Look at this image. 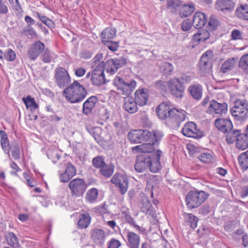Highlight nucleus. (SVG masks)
<instances>
[{"instance_id": "obj_9", "label": "nucleus", "mask_w": 248, "mask_h": 248, "mask_svg": "<svg viewBox=\"0 0 248 248\" xmlns=\"http://www.w3.org/2000/svg\"><path fill=\"white\" fill-rule=\"evenodd\" d=\"M111 182L115 185L122 195L127 192L128 188L129 180L127 177L120 173H116L111 179Z\"/></svg>"}, {"instance_id": "obj_20", "label": "nucleus", "mask_w": 248, "mask_h": 248, "mask_svg": "<svg viewBox=\"0 0 248 248\" xmlns=\"http://www.w3.org/2000/svg\"><path fill=\"white\" fill-rule=\"evenodd\" d=\"M235 3L232 0H217L216 8L218 11L230 12L234 9Z\"/></svg>"}, {"instance_id": "obj_26", "label": "nucleus", "mask_w": 248, "mask_h": 248, "mask_svg": "<svg viewBox=\"0 0 248 248\" xmlns=\"http://www.w3.org/2000/svg\"><path fill=\"white\" fill-rule=\"evenodd\" d=\"M207 21V18L204 13L197 12L193 17L192 24L195 28L200 29L203 26Z\"/></svg>"}, {"instance_id": "obj_3", "label": "nucleus", "mask_w": 248, "mask_h": 248, "mask_svg": "<svg viewBox=\"0 0 248 248\" xmlns=\"http://www.w3.org/2000/svg\"><path fill=\"white\" fill-rule=\"evenodd\" d=\"M62 95L66 100L71 104L82 101L87 95L84 87L77 80H75L63 91Z\"/></svg>"}, {"instance_id": "obj_58", "label": "nucleus", "mask_w": 248, "mask_h": 248, "mask_svg": "<svg viewBox=\"0 0 248 248\" xmlns=\"http://www.w3.org/2000/svg\"><path fill=\"white\" fill-rule=\"evenodd\" d=\"M121 246V242L114 238H111L107 243V248H119Z\"/></svg>"}, {"instance_id": "obj_53", "label": "nucleus", "mask_w": 248, "mask_h": 248, "mask_svg": "<svg viewBox=\"0 0 248 248\" xmlns=\"http://www.w3.org/2000/svg\"><path fill=\"white\" fill-rule=\"evenodd\" d=\"M106 65L105 62H99L97 65L94 66L95 69L93 70L92 75H105L104 73L105 66Z\"/></svg>"}, {"instance_id": "obj_13", "label": "nucleus", "mask_w": 248, "mask_h": 248, "mask_svg": "<svg viewBox=\"0 0 248 248\" xmlns=\"http://www.w3.org/2000/svg\"><path fill=\"white\" fill-rule=\"evenodd\" d=\"M45 45L40 41L33 43L28 50V56L31 60H35L45 50Z\"/></svg>"}, {"instance_id": "obj_49", "label": "nucleus", "mask_w": 248, "mask_h": 248, "mask_svg": "<svg viewBox=\"0 0 248 248\" xmlns=\"http://www.w3.org/2000/svg\"><path fill=\"white\" fill-rule=\"evenodd\" d=\"M239 66L248 74V54L243 55L239 61Z\"/></svg>"}, {"instance_id": "obj_41", "label": "nucleus", "mask_w": 248, "mask_h": 248, "mask_svg": "<svg viewBox=\"0 0 248 248\" xmlns=\"http://www.w3.org/2000/svg\"><path fill=\"white\" fill-rule=\"evenodd\" d=\"M238 161L243 170H246L248 169V150L239 155Z\"/></svg>"}, {"instance_id": "obj_46", "label": "nucleus", "mask_w": 248, "mask_h": 248, "mask_svg": "<svg viewBox=\"0 0 248 248\" xmlns=\"http://www.w3.org/2000/svg\"><path fill=\"white\" fill-rule=\"evenodd\" d=\"M44 52L41 56V59L45 63H50L52 60L54 59V55L46 48H45Z\"/></svg>"}, {"instance_id": "obj_42", "label": "nucleus", "mask_w": 248, "mask_h": 248, "mask_svg": "<svg viewBox=\"0 0 248 248\" xmlns=\"http://www.w3.org/2000/svg\"><path fill=\"white\" fill-rule=\"evenodd\" d=\"M98 195V190L96 188H92L87 191L85 198L88 202L93 203L96 200Z\"/></svg>"}, {"instance_id": "obj_63", "label": "nucleus", "mask_w": 248, "mask_h": 248, "mask_svg": "<svg viewBox=\"0 0 248 248\" xmlns=\"http://www.w3.org/2000/svg\"><path fill=\"white\" fill-rule=\"evenodd\" d=\"M93 53L88 50H83L80 53V57L85 59H88L92 57Z\"/></svg>"}, {"instance_id": "obj_56", "label": "nucleus", "mask_w": 248, "mask_h": 248, "mask_svg": "<svg viewBox=\"0 0 248 248\" xmlns=\"http://www.w3.org/2000/svg\"><path fill=\"white\" fill-rule=\"evenodd\" d=\"M209 29L215 31L219 25V21L217 17L214 16H211L208 22Z\"/></svg>"}, {"instance_id": "obj_55", "label": "nucleus", "mask_w": 248, "mask_h": 248, "mask_svg": "<svg viewBox=\"0 0 248 248\" xmlns=\"http://www.w3.org/2000/svg\"><path fill=\"white\" fill-rule=\"evenodd\" d=\"M106 164L104 158L101 156H96L93 159V166L97 169H99V170Z\"/></svg>"}, {"instance_id": "obj_62", "label": "nucleus", "mask_w": 248, "mask_h": 248, "mask_svg": "<svg viewBox=\"0 0 248 248\" xmlns=\"http://www.w3.org/2000/svg\"><path fill=\"white\" fill-rule=\"evenodd\" d=\"M192 27L191 21L189 19L184 20L182 23V29L184 31H188Z\"/></svg>"}, {"instance_id": "obj_31", "label": "nucleus", "mask_w": 248, "mask_h": 248, "mask_svg": "<svg viewBox=\"0 0 248 248\" xmlns=\"http://www.w3.org/2000/svg\"><path fill=\"white\" fill-rule=\"evenodd\" d=\"M116 30L115 28L108 27L102 31L100 37L102 41L104 40H110L116 36Z\"/></svg>"}, {"instance_id": "obj_29", "label": "nucleus", "mask_w": 248, "mask_h": 248, "mask_svg": "<svg viewBox=\"0 0 248 248\" xmlns=\"http://www.w3.org/2000/svg\"><path fill=\"white\" fill-rule=\"evenodd\" d=\"M236 147L239 150H245L248 148V135L242 133L238 136L235 143Z\"/></svg>"}, {"instance_id": "obj_61", "label": "nucleus", "mask_w": 248, "mask_h": 248, "mask_svg": "<svg viewBox=\"0 0 248 248\" xmlns=\"http://www.w3.org/2000/svg\"><path fill=\"white\" fill-rule=\"evenodd\" d=\"M231 37L233 40L243 39L242 32L238 30H234L231 32Z\"/></svg>"}, {"instance_id": "obj_36", "label": "nucleus", "mask_w": 248, "mask_h": 248, "mask_svg": "<svg viewBox=\"0 0 248 248\" xmlns=\"http://www.w3.org/2000/svg\"><path fill=\"white\" fill-rule=\"evenodd\" d=\"M115 166L111 164L108 165L106 164L99 171L101 175L106 178H109L114 172Z\"/></svg>"}, {"instance_id": "obj_11", "label": "nucleus", "mask_w": 248, "mask_h": 248, "mask_svg": "<svg viewBox=\"0 0 248 248\" xmlns=\"http://www.w3.org/2000/svg\"><path fill=\"white\" fill-rule=\"evenodd\" d=\"M182 133L185 136L195 139L201 138L203 136V132L198 129L193 122L186 123L182 129Z\"/></svg>"}, {"instance_id": "obj_64", "label": "nucleus", "mask_w": 248, "mask_h": 248, "mask_svg": "<svg viewBox=\"0 0 248 248\" xmlns=\"http://www.w3.org/2000/svg\"><path fill=\"white\" fill-rule=\"evenodd\" d=\"M180 79V80L181 79L184 83H187L190 82L193 79V76L186 74H184L182 75Z\"/></svg>"}, {"instance_id": "obj_22", "label": "nucleus", "mask_w": 248, "mask_h": 248, "mask_svg": "<svg viewBox=\"0 0 248 248\" xmlns=\"http://www.w3.org/2000/svg\"><path fill=\"white\" fill-rule=\"evenodd\" d=\"M187 92L195 100H200L202 95V88L199 84H193L189 86L187 89Z\"/></svg>"}, {"instance_id": "obj_47", "label": "nucleus", "mask_w": 248, "mask_h": 248, "mask_svg": "<svg viewBox=\"0 0 248 248\" xmlns=\"http://www.w3.org/2000/svg\"><path fill=\"white\" fill-rule=\"evenodd\" d=\"M91 80L93 85L100 86L105 83V75H91Z\"/></svg>"}, {"instance_id": "obj_34", "label": "nucleus", "mask_w": 248, "mask_h": 248, "mask_svg": "<svg viewBox=\"0 0 248 248\" xmlns=\"http://www.w3.org/2000/svg\"><path fill=\"white\" fill-rule=\"evenodd\" d=\"M5 237L10 246L15 248L19 247L18 240L14 233L8 232L5 233Z\"/></svg>"}, {"instance_id": "obj_7", "label": "nucleus", "mask_w": 248, "mask_h": 248, "mask_svg": "<svg viewBox=\"0 0 248 248\" xmlns=\"http://www.w3.org/2000/svg\"><path fill=\"white\" fill-rule=\"evenodd\" d=\"M140 143L148 142L156 143L159 141L163 136L162 132L154 130L151 132L146 129H140Z\"/></svg>"}, {"instance_id": "obj_50", "label": "nucleus", "mask_w": 248, "mask_h": 248, "mask_svg": "<svg viewBox=\"0 0 248 248\" xmlns=\"http://www.w3.org/2000/svg\"><path fill=\"white\" fill-rule=\"evenodd\" d=\"M199 159L204 163H209L213 161V156L208 153H202L198 156Z\"/></svg>"}, {"instance_id": "obj_19", "label": "nucleus", "mask_w": 248, "mask_h": 248, "mask_svg": "<svg viewBox=\"0 0 248 248\" xmlns=\"http://www.w3.org/2000/svg\"><path fill=\"white\" fill-rule=\"evenodd\" d=\"M97 96L93 95L88 98L83 104L82 113L88 115L92 113L93 108L98 102Z\"/></svg>"}, {"instance_id": "obj_43", "label": "nucleus", "mask_w": 248, "mask_h": 248, "mask_svg": "<svg viewBox=\"0 0 248 248\" xmlns=\"http://www.w3.org/2000/svg\"><path fill=\"white\" fill-rule=\"evenodd\" d=\"M127 138L131 143H140V129L130 131L127 134Z\"/></svg>"}, {"instance_id": "obj_33", "label": "nucleus", "mask_w": 248, "mask_h": 248, "mask_svg": "<svg viewBox=\"0 0 248 248\" xmlns=\"http://www.w3.org/2000/svg\"><path fill=\"white\" fill-rule=\"evenodd\" d=\"M91 220L90 215L88 213H83L80 215L78 225L79 228L82 229L86 228L90 225Z\"/></svg>"}, {"instance_id": "obj_51", "label": "nucleus", "mask_w": 248, "mask_h": 248, "mask_svg": "<svg viewBox=\"0 0 248 248\" xmlns=\"http://www.w3.org/2000/svg\"><path fill=\"white\" fill-rule=\"evenodd\" d=\"M37 15L40 20L45 25H46L48 28L51 29L55 27V25L53 20L49 19L46 16H43L39 13H37Z\"/></svg>"}, {"instance_id": "obj_32", "label": "nucleus", "mask_w": 248, "mask_h": 248, "mask_svg": "<svg viewBox=\"0 0 248 248\" xmlns=\"http://www.w3.org/2000/svg\"><path fill=\"white\" fill-rule=\"evenodd\" d=\"M210 34L206 30H201L193 36V41L194 43H200L206 41L209 38Z\"/></svg>"}, {"instance_id": "obj_12", "label": "nucleus", "mask_w": 248, "mask_h": 248, "mask_svg": "<svg viewBox=\"0 0 248 248\" xmlns=\"http://www.w3.org/2000/svg\"><path fill=\"white\" fill-rule=\"evenodd\" d=\"M55 78L57 85L60 88L65 86L71 80L68 72L62 67L56 69Z\"/></svg>"}, {"instance_id": "obj_17", "label": "nucleus", "mask_w": 248, "mask_h": 248, "mask_svg": "<svg viewBox=\"0 0 248 248\" xmlns=\"http://www.w3.org/2000/svg\"><path fill=\"white\" fill-rule=\"evenodd\" d=\"M135 100L140 106H143L147 104L149 96V90L147 89H139L135 93Z\"/></svg>"}, {"instance_id": "obj_21", "label": "nucleus", "mask_w": 248, "mask_h": 248, "mask_svg": "<svg viewBox=\"0 0 248 248\" xmlns=\"http://www.w3.org/2000/svg\"><path fill=\"white\" fill-rule=\"evenodd\" d=\"M140 207L141 211L146 214H149L152 217H156L155 210L153 208L152 204L147 197H144L140 202Z\"/></svg>"}, {"instance_id": "obj_2", "label": "nucleus", "mask_w": 248, "mask_h": 248, "mask_svg": "<svg viewBox=\"0 0 248 248\" xmlns=\"http://www.w3.org/2000/svg\"><path fill=\"white\" fill-rule=\"evenodd\" d=\"M162 152L156 150L154 153L143 154L137 156L135 170L142 172L149 169L153 173H156L162 168L160 159Z\"/></svg>"}, {"instance_id": "obj_54", "label": "nucleus", "mask_w": 248, "mask_h": 248, "mask_svg": "<svg viewBox=\"0 0 248 248\" xmlns=\"http://www.w3.org/2000/svg\"><path fill=\"white\" fill-rule=\"evenodd\" d=\"M3 58L6 61L12 62L15 60L16 55L14 50L11 49H8L2 54Z\"/></svg>"}, {"instance_id": "obj_37", "label": "nucleus", "mask_w": 248, "mask_h": 248, "mask_svg": "<svg viewBox=\"0 0 248 248\" xmlns=\"http://www.w3.org/2000/svg\"><path fill=\"white\" fill-rule=\"evenodd\" d=\"M159 70L164 75L167 76L172 74L174 67L172 64L169 62H163L159 65Z\"/></svg>"}, {"instance_id": "obj_10", "label": "nucleus", "mask_w": 248, "mask_h": 248, "mask_svg": "<svg viewBox=\"0 0 248 248\" xmlns=\"http://www.w3.org/2000/svg\"><path fill=\"white\" fill-rule=\"evenodd\" d=\"M127 60L123 57L109 59L106 63V71L111 74L115 73L119 68L125 66Z\"/></svg>"}, {"instance_id": "obj_5", "label": "nucleus", "mask_w": 248, "mask_h": 248, "mask_svg": "<svg viewBox=\"0 0 248 248\" xmlns=\"http://www.w3.org/2000/svg\"><path fill=\"white\" fill-rule=\"evenodd\" d=\"M232 114L239 121H244L248 117V102L246 99H236L232 109Z\"/></svg>"}, {"instance_id": "obj_38", "label": "nucleus", "mask_w": 248, "mask_h": 248, "mask_svg": "<svg viewBox=\"0 0 248 248\" xmlns=\"http://www.w3.org/2000/svg\"><path fill=\"white\" fill-rule=\"evenodd\" d=\"M22 101L27 108H30L31 111H34L38 108V105L36 103L34 98L28 95L26 98L23 97Z\"/></svg>"}, {"instance_id": "obj_6", "label": "nucleus", "mask_w": 248, "mask_h": 248, "mask_svg": "<svg viewBox=\"0 0 248 248\" xmlns=\"http://www.w3.org/2000/svg\"><path fill=\"white\" fill-rule=\"evenodd\" d=\"M72 196L82 197L87 188L85 181L80 178H75L70 181L68 185Z\"/></svg>"}, {"instance_id": "obj_44", "label": "nucleus", "mask_w": 248, "mask_h": 248, "mask_svg": "<svg viewBox=\"0 0 248 248\" xmlns=\"http://www.w3.org/2000/svg\"><path fill=\"white\" fill-rule=\"evenodd\" d=\"M86 130L94 138V140L98 142L100 136L99 133L101 131V128L98 127H92L89 126H86Z\"/></svg>"}, {"instance_id": "obj_39", "label": "nucleus", "mask_w": 248, "mask_h": 248, "mask_svg": "<svg viewBox=\"0 0 248 248\" xmlns=\"http://www.w3.org/2000/svg\"><path fill=\"white\" fill-rule=\"evenodd\" d=\"M0 143L3 150L5 153H9V143L7 135L3 130L0 131Z\"/></svg>"}, {"instance_id": "obj_25", "label": "nucleus", "mask_w": 248, "mask_h": 248, "mask_svg": "<svg viewBox=\"0 0 248 248\" xmlns=\"http://www.w3.org/2000/svg\"><path fill=\"white\" fill-rule=\"evenodd\" d=\"M170 111H171V109L169 105L166 103L160 104L156 109L158 116L162 120L168 119Z\"/></svg>"}, {"instance_id": "obj_23", "label": "nucleus", "mask_w": 248, "mask_h": 248, "mask_svg": "<svg viewBox=\"0 0 248 248\" xmlns=\"http://www.w3.org/2000/svg\"><path fill=\"white\" fill-rule=\"evenodd\" d=\"M105 232L101 229H94L91 232V238L97 244L103 246L106 239Z\"/></svg>"}, {"instance_id": "obj_59", "label": "nucleus", "mask_w": 248, "mask_h": 248, "mask_svg": "<svg viewBox=\"0 0 248 248\" xmlns=\"http://www.w3.org/2000/svg\"><path fill=\"white\" fill-rule=\"evenodd\" d=\"M166 85V82L164 81L158 80L155 83V88L163 93L167 91Z\"/></svg>"}, {"instance_id": "obj_57", "label": "nucleus", "mask_w": 248, "mask_h": 248, "mask_svg": "<svg viewBox=\"0 0 248 248\" xmlns=\"http://www.w3.org/2000/svg\"><path fill=\"white\" fill-rule=\"evenodd\" d=\"M182 6V1L180 0H167V7L176 10Z\"/></svg>"}, {"instance_id": "obj_40", "label": "nucleus", "mask_w": 248, "mask_h": 248, "mask_svg": "<svg viewBox=\"0 0 248 248\" xmlns=\"http://www.w3.org/2000/svg\"><path fill=\"white\" fill-rule=\"evenodd\" d=\"M194 10L195 7L193 4H191L188 5L184 4L180 12V16L182 18L186 17L191 15Z\"/></svg>"}, {"instance_id": "obj_35", "label": "nucleus", "mask_w": 248, "mask_h": 248, "mask_svg": "<svg viewBox=\"0 0 248 248\" xmlns=\"http://www.w3.org/2000/svg\"><path fill=\"white\" fill-rule=\"evenodd\" d=\"M184 218L187 225L195 229L197 226L199 218L192 214H185Z\"/></svg>"}, {"instance_id": "obj_24", "label": "nucleus", "mask_w": 248, "mask_h": 248, "mask_svg": "<svg viewBox=\"0 0 248 248\" xmlns=\"http://www.w3.org/2000/svg\"><path fill=\"white\" fill-rule=\"evenodd\" d=\"M127 246L129 248H139L140 244V237L138 234L128 231L127 232Z\"/></svg>"}, {"instance_id": "obj_14", "label": "nucleus", "mask_w": 248, "mask_h": 248, "mask_svg": "<svg viewBox=\"0 0 248 248\" xmlns=\"http://www.w3.org/2000/svg\"><path fill=\"white\" fill-rule=\"evenodd\" d=\"M227 108L228 105L227 103H220L212 100L210 103L207 112L210 114H216L221 116L226 113Z\"/></svg>"}, {"instance_id": "obj_45", "label": "nucleus", "mask_w": 248, "mask_h": 248, "mask_svg": "<svg viewBox=\"0 0 248 248\" xmlns=\"http://www.w3.org/2000/svg\"><path fill=\"white\" fill-rule=\"evenodd\" d=\"M11 151L12 156L15 160H18L20 158V151L19 145L15 142L12 144L9 147V151Z\"/></svg>"}, {"instance_id": "obj_4", "label": "nucleus", "mask_w": 248, "mask_h": 248, "mask_svg": "<svg viewBox=\"0 0 248 248\" xmlns=\"http://www.w3.org/2000/svg\"><path fill=\"white\" fill-rule=\"evenodd\" d=\"M208 196V193L202 190H191L186 196V204L190 209L197 208L206 201Z\"/></svg>"}, {"instance_id": "obj_52", "label": "nucleus", "mask_w": 248, "mask_h": 248, "mask_svg": "<svg viewBox=\"0 0 248 248\" xmlns=\"http://www.w3.org/2000/svg\"><path fill=\"white\" fill-rule=\"evenodd\" d=\"M248 9V5H241L240 7H238L235 11V15L239 18L242 19L244 15H246Z\"/></svg>"}, {"instance_id": "obj_60", "label": "nucleus", "mask_w": 248, "mask_h": 248, "mask_svg": "<svg viewBox=\"0 0 248 248\" xmlns=\"http://www.w3.org/2000/svg\"><path fill=\"white\" fill-rule=\"evenodd\" d=\"M200 67V69L202 71H204L205 69L210 67V66H208V60L206 57L202 56L201 58Z\"/></svg>"}, {"instance_id": "obj_28", "label": "nucleus", "mask_w": 248, "mask_h": 248, "mask_svg": "<svg viewBox=\"0 0 248 248\" xmlns=\"http://www.w3.org/2000/svg\"><path fill=\"white\" fill-rule=\"evenodd\" d=\"M236 60L234 58H229L226 60L220 67V72L223 74L229 73L236 65Z\"/></svg>"}, {"instance_id": "obj_15", "label": "nucleus", "mask_w": 248, "mask_h": 248, "mask_svg": "<svg viewBox=\"0 0 248 248\" xmlns=\"http://www.w3.org/2000/svg\"><path fill=\"white\" fill-rule=\"evenodd\" d=\"M214 124L218 130L224 133L233 128L232 124L229 119H217L215 121Z\"/></svg>"}, {"instance_id": "obj_30", "label": "nucleus", "mask_w": 248, "mask_h": 248, "mask_svg": "<svg viewBox=\"0 0 248 248\" xmlns=\"http://www.w3.org/2000/svg\"><path fill=\"white\" fill-rule=\"evenodd\" d=\"M241 131L239 129H233V128L232 130H229L228 132H226V142L229 144H231L234 143L235 141L236 142L237 139L238 138V136H240Z\"/></svg>"}, {"instance_id": "obj_48", "label": "nucleus", "mask_w": 248, "mask_h": 248, "mask_svg": "<svg viewBox=\"0 0 248 248\" xmlns=\"http://www.w3.org/2000/svg\"><path fill=\"white\" fill-rule=\"evenodd\" d=\"M102 42L106 47L112 51H115L117 50L119 47V42L118 41H113L110 40H104Z\"/></svg>"}, {"instance_id": "obj_8", "label": "nucleus", "mask_w": 248, "mask_h": 248, "mask_svg": "<svg viewBox=\"0 0 248 248\" xmlns=\"http://www.w3.org/2000/svg\"><path fill=\"white\" fill-rule=\"evenodd\" d=\"M168 89L175 97L182 98L184 94L185 86L179 78H173L167 82Z\"/></svg>"}, {"instance_id": "obj_27", "label": "nucleus", "mask_w": 248, "mask_h": 248, "mask_svg": "<svg viewBox=\"0 0 248 248\" xmlns=\"http://www.w3.org/2000/svg\"><path fill=\"white\" fill-rule=\"evenodd\" d=\"M155 143H152L151 142H148L146 144H142L141 145H137L132 148L133 152L140 153H143L144 154L154 153L153 152L154 148L153 145Z\"/></svg>"}, {"instance_id": "obj_1", "label": "nucleus", "mask_w": 248, "mask_h": 248, "mask_svg": "<svg viewBox=\"0 0 248 248\" xmlns=\"http://www.w3.org/2000/svg\"><path fill=\"white\" fill-rule=\"evenodd\" d=\"M113 84L116 87L119 93L126 96L124 99V110L131 114L137 112L138 102L134 98L129 97L136 87V81L126 77L116 76L113 80Z\"/></svg>"}, {"instance_id": "obj_18", "label": "nucleus", "mask_w": 248, "mask_h": 248, "mask_svg": "<svg viewBox=\"0 0 248 248\" xmlns=\"http://www.w3.org/2000/svg\"><path fill=\"white\" fill-rule=\"evenodd\" d=\"M169 115V119L172 122L175 123L176 125H179L181 122L184 121L186 119V111L183 110H178L173 108Z\"/></svg>"}, {"instance_id": "obj_16", "label": "nucleus", "mask_w": 248, "mask_h": 248, "mask_svg": "<svg viewBox=\"0 0 248 248\" xmlns=\"http://www.w3.org/2000/svg\"><path fill=\"white\" fill-rule=\"evenodd\" d=\"M76 169L70 162L66 164V169L64 172L60 175V181L62 183L68 182L73 176L76 174Z\"/></svg>"}]
</instances>
